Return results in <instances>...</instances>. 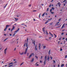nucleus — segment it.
I'll return each mask as SVG.
<instances>
[{"label": "nucleus", "mask_w": 67, "mask_h": 67, "mask_svg": "<svg viewBox=\"0 0 67 67\" xmlns=\"http://www.w3.org/2000/svg\"><path fill=\"white\" fill-rule=\"evenodd\" d=\"M40 48H41V47L40 46H39V49H40Z\"/></svg>", "instance_id": "37998d69"}, {"label": "nucleus", "mask_w": 67, "mask_h": 67, "mask_svg": "<svg viewBox=\"0 0 67 67\" xmlns=\"http://www.w3.org/2000/svg\"><path fill=\"white\" fill-rule=\"evenodd\" d=\"M64 64H62L61 65V67H64Z\"/></svg>", "instance_id": "ddd939ff"}, {"label": "nucleus", "mask_w": 67, "mask_h": 67, "mask_svg": "<svg viewBox=\"0 0 67 67\" xmlns=\"http://www.w3.org/2000/svg\"><path fill=\"white\" fill-rule=\"evenodd\" d=\"M42 58H43V56H41V58H40V59H42Z\"/></svg>", "instance_id": "5fc2aeb1"}, {"label": "nucleus", "mask_w": 67, "mask_h": 67, "mask_svg": "<svg viewBox=\"0 0 67 67\" xmlns=\"http://www.w3.org/2000/svg\"><path fill=\"white\" fill-rule=\"evenodd\" d=\"M35 51H37V48H35Z\"/></svg>", "instance_id": "c85d7f7f"}, {"label": "nucleus", "mask_w": 67, "mask_h": 67, "mask_svg": "<svg viewBox=\"0 0 67 67\" xmlns=\"http://www.w3.org/2000/svg\"><path fill=\"white\" fill-rule=\"evenodd\" d=\"M35 41L34 40H32V43H33L34 44H35Z\"/></svg>", "instance_id": "0eeeda50"}, {"label": "nucleus", "mask_w": 67, "mask_h": 67, "mask_svg": "<svg viewBox=\"0 0 67 67\" xmlns=\"http://www.w3.org/2000/svg\"><path fill=\"white\" fill-rule=\"evenodd\" d=\"M66 1V0H64L63 1V3H64V2H65V1Z\"/></svg>", "instance_id": "ea45409f"}, {"label": "nucleus", "mask_w": 67, "mask_h": 67, "mask_svg": "<svg viewBox=\"0 0 67 67\" xmlns=\"http://www.w3.org/2000/svg\"><path fill=\"white\" fill-rule=\"evenodd\" d=\"M20 30V29H19V28H18V29L16 31H15V32H16L17 33V32H18V31H19Z\"/></svg>", "instance_id": "f8f14e48"}, {"label": "nucleus", "mask_w": 67, "mask_h": 67, "mask_svg": "<svg viewBox=\"0 0 67 67\" xmlns=\"http://www.w3.org/2000/svg\"><path fill=\"white\" fill-rule=\"evenodd\" d=\"M35 57H36V58H37H37H38V57H37V56H35Z\"/></svg>", "instance_id": "a18cd8bd"}, {"label": "nucleus", "mask_w": 67, "mask_h": 67, "mask_svg": "<svg viewBox=\"0 0 67 67\" xmlns=\"http://www.w3.org/2000/svg\"><path fill=\"white\" fill-rule=\"evenodd\" d=\"M41 5H42V6H43V5H44V4H41Z\"/></svg>", "instance_id": "4d7b16f0"}, {"label": "nucleus", "mask_w": 67, "mask_h": 67, "mask_svg": "<svg viewBox=\"0 0 67 67\" xmlns=\"http://www.w3.org/2000/svg\"><path fill=\"white\" fill-rule=\"evenodd\" d=\"M54 36H55V38H56V37H57V36H56V35L54 34Z\"/></svg>", "instance_id": "2eb2a0df"}, {"label": "nucleus", "mask_w": 67, "mask_h": 67, "mask_svg": "<svg viewBox=\"0 0 67 67\" xmlns=\"http://www.w3.org/2000/svg\"><path fill=\"white\" fill-rule=\"evenodd\" d=\"M59 23V22H58V23H56V24H58V23Z\"/></svg>", "instance_id": "69168bd1"}, {"label": "nucleus", "mask_w": 67, "mask_h": 67, "mask_svg": "<svg viewBox=\"0 0 67 67\" xmlns=\"http://www.w3.org/2000/svg\"><path fill=\"white\" fill-rule=\"evenodd\" d=\"M44 15H45V13H44L43 14H42V16H44Z\"/></svg>", "instance_id": "aec40b11"}, {"label": "nucleus", "mask_w": 67, "mask_h": 67, "mask_svg": "<svg viewBox=\"0 0 67 67\" xmlns=\"http://www.w3.org/2000/svg\"><path fill=\"white\" fill-rule=\"evenodd\" d=\"M48 22V21L47 20L46 22H45V24H47V22Z\"/></svg>", "instance_id": "6ab92c4d"}, {"label": "nucleus", "mask_w": 67, "mask_h": 67, "mask_svg": "<svg viewBox=\"0 0 67 67\" xmlns=\"http://www.w3.org/2000/svg\"><path fill=\"white\" fill-rule=\"evenodd\" d=\"M23 63H24V62H22V63H21V64H20V65H23Z\"/></svg>", "instance_id": "bb28decb"}, {"label": "nucleus", "mask_w": 67, "mask_h": 67, "mask_svg": "<svg viewBox=\"0 0 67 67\" xmlns=\"http://www.w3.org/2000/svg\"><path fill=\"white\" fill-rule=\"evenodd\" d=\"M47 57L46 56L44 58V65H45V63H46V58Z\"/></svg>", "instance_id": "f03ea898"}, {"label": "nucleus", "mask_w": 67, "mask_h": 67, "mask_svg": "<svg viewBox=\"0 0 67 67\" xmlns=\"http://www.w3.org/2000/svg\"><path fill=\"white\" fill-rule=\"evenodd\" d=\"M52 9L53 10H54V9H55V8H54L53 7H52Z\"/></svg>", "instance_id": "b1692460"}, {"label": "nucleus", "mask_w": 67, "mask_h": 67, "mask_svg": "<svg viewBox=\"0 0 67 67\" xmlns=\"http://www.w3.org/2000/svg\"><path fill=\"white\" fill-rule=\"evenodd\" d=\"M65 23H64L63 24L62 27H61L62 29H63V27H65Z\"/></svg>", "instance_id": "20e7f679"}, {"label": "nucleus", "mask_w": 67, "mask_h": 67, "mask_svg": "<svg viewBox=\"0 0 67 67\" xmlns=\"http://www.w3.org/2000/svg\"><path fill=\"white\" fill-rule=\"evenodd\" d=\"M60 20H61V19H59L58 21H60Z\"/></svg>", "instance_id": "680f3d73"}, {"label": "nucleus", "mask_w": 67, "mask_h": 67, "mask_svg": "<svg viewBox=\"0 0 67 67\" xmlns=\"http://www.w3.org/2000/svg\"><path fill=\"white\" fill-rule=\"evenodd\" d=\"M11 63H9L8 65H11Z\"/></svg>", "instance_id": "de8ad7c7"}, {"label": "nucleus", "mask_w": 67, "mask_h": 67, "mask_svg": "<svg viewBox=\"0 0 67 67\" xmlns=\"http://www.w3.org/2000/svg\"><path fill=\"white\" fill-rule=\"evenodd\" d=\"M54 12H51V13H52V14H53V13H54Z\"/></svg>", "instance_id": "8fccbe9b"}, {"label": "nucleus", "mask_w": 67, "mask_h": 67, "mask_svg": "<svg viewBox=\"0 0 67 67\" xmlns=\"http://www.w3.org/2000/svg\"><path fill=\"white\" fill-rule=\"evenodd\" d=\"M50 58H51V60H52V59H53V58H52V56H50Z\"/></svg>", "instance_id": "5701e85b"}, {"label": "nucleus", "mask_w": 67, "mask_h": 67, "mask_svg": "<svg viewBox=\"0 0 67 67\" xmlns=\"http://www.w3.org/2000/svg\"><path fill=\"white\" fill-rule=\"evenodd\" d=\"M29 40V39L28 38H27V42H28V40Z\"/></svg>", "instance_id": "58836bf2"}, {"label": "nucleus", "mask_w": 67, "mask_h": 67, "mask_svg": "<svg viewBox=\"0 0 67 67\" xmlns=\"http://www.w3.org/2000/svg\"><path fill=\"white\" fill-rule=\"evenodd\" d=\"M26 45V43H25L24 44V46H25V45Z\"/></svg>", "instance_id": "2f4dec72"}, {"label": "nucleus", "mask_w": 67, "mask_h": 67, "mask_svg": "<svg viewBox=\"0 0 67 67\" xmlns=\"http://www.w3.org/2000/svg\"><path fill=\"white\" fill-rule=\"evenodd\" d=\"M58 67H59V64L58 65Z\"/></svg>", "instance_id": "e2e57ef3"}, {"label": "nucleus", "mask_w": 67, "mask_h": 67, "mask_svg": "<svg viewBox=\"0 0 67 67\" xmlns=\"http://www.w3.org/2000/svg\"><path fill=\"white\" fill-rule=\"evenodd\" d=\"M24 26H26V27H27V26H26V25H24Z\"/></svg>", "instance_id": "13d9d810"}, {"label": "nucleus", "mask_w": 67, "mask_h": 67, "mask_svg": "<svg viewBox=\"0 0 67 67\" xmlns=\"http://www.w3.org/2000/svg\"><path fill=\"white\" fill-rule=\"evenodd\" d=\"M26 46L27 48L25 49V51L24 53V54H26V53H27V49H28V45L27 44V43H26Z\"/></svg>", "instance_id": "f257e3e1"}, {"label": "nucleus", "mask_w": 67, "mask_h": 67, "mask_svg": "<svg viewBox=\"0 0 67 67\" xmlns=\"http://www.w3.org/2000/svg\"><path fill=\"white\" fill-rule=\"evenodd\" d=\"M8 38H6V39H5L4 40V42H5V41H6V40H8Z\"/></svg>", "instance_id": "dca6fc26"}, {"label": "nucleus", "mask_w": 67, "mask_h": 67, "mask_svg": "<svg viewBox=\"0 0 67 67\" xmlns=\"http://www.w3.org/2000/svg\"><path fill=\"white\" fill-rule=\"evenodd\" d=\"M16 33H17L16 32H15V31L14 34H15H15H16Z\"/></svg>", "instance_id": "f704fd0d"}, {"label": "nucleus", "mask_w": 67, "mask_h": 67, "mask_svg": "<svg viewBox=\"0 0 67 67\" xmlns=\"http://www.w3.org/2000/svg\"><path fill=\"white\" fill-rule=\"evenodd\" d=\"M34 58H32L31 60V62H34Z\"/></svg>", "instance_id": "1a4fd4ad"}, {"label": "nucleus", "mask_w": 67, "mask_h": 67, "mask_svg": "<svg viewBox=\"0 0 67 67\" xmlns=\"http://www.w3.org/2000/svg\"><path fill=\"white\" fill-rule=\"evenodd\" d=\"M52 9H50V12H52Z\"/></svg>", "instance_id": "09e8293b"}, {"label": "nucleus", "mask_w": 67, "mask_h": 67, "mask_svg": "<svg viewBox=\"0 0 67 67\" xmlns=\"http://www.w3.org/2000/svg\"><path fill=\"white\" fill-rule=\"evenodd\" d=\"M46 48V46H43V49H45V48Z\"/></svg>", "instance_id": "f3484780"}, {"label": "nucleus", "mask_w": 67, "mask_h": 67, "mask_svg": "<svg viewBox=\"0 0 67 67\" xmlns=\"http://www.w3.org/2000/svg\"><path fill=\"white\" fill-rule=\"evenodd\" d=\"M47 58L48 60V62H49V56H47Z\"/></svg>", "instance_id": "9b49d317"}, {"label": "nucleus", "mask_w": 67, "mask_h": 67, "mask_svg": "<svg viewBox=\"0 0 67 67\" xmlns=\"http://www.w3.org/2000/svg\"><path fill=\"white\" fill-rule=\"evenodd\" d=\"M64 34V32L62 33L61 34L62 35H63V34Z\"/></svg>", "instance_id": "0e129e2a"}, {"label": "nucleus", "mask_w": 67, "mask_h": 67, "mask_svg": "<svg viewBox=\"0 0 67 67\" xmlns=\"http://www.w3.org/2000/svg\"><path fill=\"white\" fill-rule=\"evenodd\" d=\"M11 67L10 65H9V66H8V67Z\"/></svg>", "instance_id": "774afa93"}, {"label": "nucleus", "mask_w": 67, "mask_h": 67, "mask_svg": "<svg viewBox=\"0 0 67 67\" xmlns=\"http://www.w3.org/2000/svg\"><path fill=\"white\" fill-rule=\"evenodd\" d=\"M29 7H31V4H29Z\"/></svg>", "instance_id": "49530a36"}, {"label": "nucleus", "mask_w": 67, "mask_h": 67, "mask_svg": "<svg viewBox=\"0 0 67 67\" xmlns=\"http://www.w3.org/2000/svg\"><path fill=\"white\" fill-rule=\"evenodd\" d=\"M60 51H63V49H62V48H61V49H60Z\"/></svg>", "instance_id": "a19ab883"}, {"label": "nucleus", "mask_w": 67, "mask_h": 67, "mask_svg": "<svg viewBox=\"0 0 67 67\" xmlns=\"http://www.w3.org/2000/svg\"><path fill=\"white\" fill-rule=\"evenodd\" d=\"M10 26L9 25H7L6 26V27L5 28V29H4V31H6V30H7V27H9Z\"/></svg>", "instance_id": "7ed1b4c3"}, {"label": "nucleus", "mask_w": 67, "mask_h": 67, "mask_svg": "<svg viewBox=\"0 0 67 67\" xmlns=\"http://www.w3.org/2000/svg\"><path fill=\"white\" fill-rule=\"evenodd\" d=\"M36 66H39V64H37L36 65Z\"/></svg>", "instance_id": "338daca9"}, {"label": "nucleus", "mask_w": 67, "mask_h": 67, "mask_svg": "<svg viewBox=\"0 0 67 67\" xmlns=\"http://www.w3.org/2000/svg\"><path fill=\"white\" fill-rule=\"evenodd\" d=\"M24 24L23 23L21 24V25H24Z\"/></svg>", "instance_id": "052dcab7"}, {"label": "nucleus", "mask_w": 67, "mask_h": 67, "mask_svg": "<svg viewBox=\"0 0 67 67\" xmlns=\"http://www.w3.org/2000/svg\"><path fill=\"white\" fill-rule=\"evenodd\" d=\"M8 5V4H6L5 5L4 7V8H5L7 7V6Z\"/></svg>", "instance_id": "4468645a"}, {"label": "nucleus", "mask_w": 67, "mask_h": 67, "mask_svg": "<svg viewBox=\"0 0 67 67\" xmlns=\"http://www.w3.org/2000/svg\"><path fill=\"white\" fill-rule=\"evenodd\" d=\"M62 37H61L60 38H59V40L60 41V40H61V38Z\"/></svg>", "instance_id": "603ef678"}, {"label": "nucleus", "mask_w": 67, "mask_h": 67, "mask_svg": "<svg viewBox=\"0 0 67 67\" xmlns=\"http://www.w3.org/2000/svg\"><path fill=\"white\" fill-rule=\"evenodd\" d=\"M39 46L41 47V43H39Z\"/></svg>", "instance_id": "3c124183"}, {"label": "nucleus", "mask_w": 67, "mask_h": 67, "mask_svg": "<svg viewBox=\"0 0 67 67\" xmlns=\"http://www.w3.org/2000/svg\"><path fill=\"white\" fill-rule=\"evenodd\" d=\"M33 55V53H31V54L29 56V58H31V57H32V56Z\"/></svg>", "instance_id": "39448f33"}, {"label": "nucleus", "mask_w": 67, "mask_h": 67, "mask_svg": "<svg viewBox=\"0 0 67 67\" xmlns=\"http://www.w3.org/2000/svg\"><path fill=\"white\" fill-rule=\"evenodd\" d=\"M51 36H52V37H53L54 36V35H53L52 34H51Z\"/></svg>", "instance_id": "393cba45"}, {"label": "nucleus", "mask_w": 67, "mask_h": 67, "mask_svg": "<svg viewBox=\"0 0 67 67\" xmlns=\"http://www.w3.org/2000/svg\"><path fill=\"white\" fill-rule=\"evenodd\" d=\"M14 28H15V27L14 26H13V28L12 29H11V32L12 31H13V30L14 29Z\"/></svg>", "instance_id": "6e6552de"}, {"label": "nucleus", "mask_w": 67, "mask_h": 67, "mask_svg": "<svg viewBox=\"0 0 67 67\" xmlns=\"http://www.w3.org/2000/svg\"><path fill=\"white\" fill-rule=\"evenodd\" d=\"M15 20H16V21H18V19L15 18Z\"/></svg>", "instance_id": "7c9ffc66"}, {"label": "nucleus", "mask_w": 67, "mask_h": 67, "mask_svg": "<svg viewBox=\"0 0 67 67\" xmlns=\"http://www.w3.org/2000/svg\"><path fill=\"white\" fill-rule=\"evenodd\" d=\"M45 28V27H44L42 29V30H44V29Z\"/></svg>", "instance_id": "bf43d9fd"}, {"label": "nucleus", "mask_w": 67, "mask_h": 67, "mask_svg": "<svg viewBox=\"0 0 67 67\" xmlns=\"http://www.w3.org/2000/svg\"><path fill=\"white\" fill-rule=\"evenodd\" d=\"M67 55H66L65 56V58H67Z\"/></svg>", "instance_id": "e433bc0d"}, {"label": "nucleus", "mask_w": 67, "mask_h": 67, "mask_svg": "<svg viewBox=\"0 0 67 67\" xmlns=\"http://www.w3.org/2000/svg\"><path fill=\"white\" fill-rule=\"evenodd\" d=\"M49 9V8H48L47 9V11H48Z\"/></svg>", "instance_id": "c756f323"}, {"label": "nucleus", "mask_w": 67, "mask_h": 67, "mask_svg": "<svg viewBox=\"0 0 67 67\" xmlns=\"http://www.w3.org/2000/svg\"><path fill=\"white\" fill-rule=\"evenodd\" d=\"M46 34L47 35H48V32H47V31H46Z\"/></svg>", "instance_id": "a211bd4d"}, {"label": "nucleus", "mask_w": 67, "mask_h": 67, "mask_svg": "<svg viewBox=\"0 0 67 67\" xmlns=\"http://www.w3.org/2000/svg\"><path fill=\"white\" fill-rule=\"evenodd\" d=\"M41 14V13H40V14H39V18H40V17Z\"/></svg>", "instance_id": "a878e982"}, {"label": "nucleus", "mask_w": 67, "mask_h": 67, "mask_svg": "<svg viewBox=\"0 0 67 67\" xmlns=\"http://www.w3.org/2000/svg\"><path fill=\"white\" fill-rule=\"evenodd\" d=\"M7 48L5 49L4 50V53L5 54H6V53L7 52Z\"/></svg>", "instance_id": "423d86ee"}, {"label": "nucleus", "mask_w": 67, "mask_h": 67, "mask_svg": "<svg viewBox=\"0 0 67 67\" xmlns=\"http://www.w3.org/2000/svg\"><path fill=\"white\" fill-rule=\"evenodd\" d=\"M53 63H56V62H55V60H54L53 61Z\"/></svg>", "instance_id": "72a5a7b5"}, {"label": "nucleus", "mask_w": 67, "mask_h": 67, "mask_svg": "<svg viewBox=\"0 0 67 67\" xmlns=\"http://www.w3.org/2000/svg\"><path fill=\"white\" fill-rule=\"evenodd\" d=\"M63 4H64V6H65V5H66V4H65V3H64Z\"/></svg>", "instance_id": "864d4df0"}, {"label": "nucleus", "mask_w": 67, "mask_h": 67, "mask_svg": "<svg viewBox=\"0 0 67 67\" xmlns=\"http://www.w3.org/2000/svg\"><path fill=\"white\" fill-rule=\"evenodd\" d=\"M24 54V52H22L21 53L20 55H23Z\"/></svg>", "instance_id": "cd10ccee"}, {"label": "nucleus", "mask_w": 67, "mask_h": 67, "mask_svg": "<svg viewBox=\"0 0 67 67\" xmlns=\"http://www.w3.org/2000/svg\"><path fill=\"white\" fill-rule=\"evenodd\" d=\"M42 30L44 32H45V30H44V29H42Z\"/></svg>", "instance_id": "c9c22d12"}, {"label": "nucleus", "mask_w": 67, "mask_h": 67, "mask_svg": "<svg viewBox=\"0 0 67 67\" xmlns=\"http://www.w3.org/2000/svg\"><path fill=\"white\" fill-rule=\"evenodd\" d=\"M65 39V38H64V37H63V40H64V39Z\"/></svg>", "instance_id": "6e6d98bb"}, {"label": "nucleus", "mask_w": 67, "mask_h": 67, "mask_svg": "<svg viewBox=\"0 0 67 67\" xmlns=\"http://www.w3.org/2000/svg\"><path fill=\"white\" fill-rule=\"evenodd\" d=\"M50 52H51V50H49V51L48 52V54L49 55H51V53Z\"/></svg>", "instance_id": "9d476101"}, {"label": "nucleus", "mask_w": 67, "mask_h": 67, "mask_svg": "<svg viewBox=\"0 0 67 67\" xmlns=\"http://www.w3.org/2000/svg\"><path fill=\"white\" fill-rule=\"evenodd\" d=\"M52 18H51V19H48V21H50V20H52Z\"/></svg>", "instance_id": "4be33fe9"}, {"label": "nucleus", "mask_w": 67, "mask_h": 67, "mask_svg": "<svg viewBox=\"0 0 67 67\" xmlns=\"http://www.w3.org/2000/svg\"><path fill=\"white\" fill-rule=\"evenodd\" d=\"M51 7V4H50V5H49V7Z\"/></svg>", "instance_id": "79ce46f5"}, {"label": "nucleus", "mask_w": 67, "mask_h": 67, "mask_svg": "<svg viewBox=\"0 0 67 67\" xmlns=\"http://www.w3.org/2000/svg\"><path fill=\"white\" fill-rule=\"evenodd\" d=\"M53 24V22L51 23L49 25H52V24Z\"/></svg>", "instance_id": "412c9836"}, {"label": "nucleus", "mask_w": 67, "mask_h": 67, "mask_svg": "<svg viewBox=\"0 0 67 67\" xmlns=\"http://www.w3.org/2000/svg\"><path fill=\"white\" fill-rule=\"evenodd\" d=\"M60 4V2H58V4H57L58 5H59V4Z\"/></svg>", "instance_id": "473e14b6"}, {"label": "nucleus", "mask_w": 67, "mask_h": 67, "mask_svg": "<svg viewBox=\"0 0 67 67\" xmlns=\"http://www.w3.org/2000/svg\"><path fill=\"white\" fill-rule=\"evenodd\" d=\"M14 51H16V48H15L14 49Z\"/></svg>", "instance_id": "c03bdc74"}, {"label": "nucleus", "mask_w": 67, "mask_h": 67, "mask_svg": "<svg viewBox=\"0 0 67 67\" xmlns=\"http://www.w3.org/2000/svg\"><path fill=\"white\" fill-rule=\"evenodd\" d=\"M35 48H37V45L36 44L35 46Z\"/></svg>", "instance_id": "4c0bfd02"}]
</instances>
